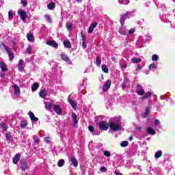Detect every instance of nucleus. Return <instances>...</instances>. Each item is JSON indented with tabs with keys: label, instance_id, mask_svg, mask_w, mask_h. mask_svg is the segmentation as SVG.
<instances>
[{
	"label": "nucleus",
	"instance_id": "24",
	"mask_svg": "<svg viewBox=\"0 0 175 175\" xmlns=\"http://www.w3.org/2000/svg\"><path fill=\"white\" fill-rule=\"evenodd\" d=\"M119 33L120 35H126V29L122 25L119 28Z\"/></svg>",
	"mask_w": 175,
	"mask_h": 175
},
{
	"label": "nucleus",
	"instance_id": "50",
	"mask_svg": "<svg viewBox=\"0 0 175 175\" xmlns=\"http://www.w3.org/2000/svg\"><path fill=\"white\" fill-rule=\"evenodd\" d=\"M135 31H136V30H135V29H130L129 31V33L130 35H132V34L135 33Z\"/></svg>",
	"mask_w": 175,
	"mask_h": 175
},
{
	"label": "nucleus",
	"instance_id": "20",
	"mask_svg": "<svg viewBox=\"0 0 175 175\" xmlns=\"http://www.w3.org/2000/svg\"><path fill=\"white\" fill-rule=\"evenodd\" d=\"M0 68L1 69V71L3 72H7L8 67L6 66V64L3 62H0Z\"/></svg>",
	"mask_w": 175,
	"mask_h": 175
},
{
	"label": "nucleus",
	"instance_id": "45",
	"mask_svg": "<svg viewBox=\"0 0 175 175\" xmlns=\"http://www.w3.org/2000/svg\"><path fill=\"white\" fill-rule=\"evenodd\" d=\"M8 17H9V18H13V10H10L8 12Z\"/></svg>",
	"mask_w": 175,
	"mask_h": 175
},
{
	"label": "nucleus",
	"instance_id": "34",
	"mask_svg": "<svg viewBox=\"0 0 175 175\" xmlns=\"http://www.w3.org/2000/svg\"><path fill=\"white\" fill-rule=\"evenodd\" d=\"M32 139H33L34 144H36V146H38V144H39V142H40V139L36 138V136L35 135L32 136Z\"/></svg>",
	"mask_w": 175,
	"mask_h": 175
},
{
	"label": "nucleus",
	"instance_id": "30",
	"mask_svg": "<svg viewBox=\"0 0 175 175\" xmlns=\"http://www.w3.org/2000/svg\"><path fill=\"white\" fill-rule=\"evenodd\" d=\"M60 57L63 61H65V62H68L69 57H68V55L62 53L60 55Z\"/></svg>",
	"mask_w": 175,
	"mask_h": 175
},
{
	"label": "nucleus",
	"instance_id": "26",
	"mask_svg": "<svg viewBox=\"0 0 175 175\" xmlns=\"http://www.w3.org/2000/svg\"><path fill=\"white\" fill-rule=\"evenodd\" d=\"M28 126V122L26 120L21 121V128L24 129V128H27Z\"/></svg>",
	"mask_w": 175,
	"mask_h": 175
},
{
	"label": "nucleus",
	"instance_id": "13",
	"mask_svg": "<svg viewBox=\"0 0 175 175\" xmlns=\"http://www.w3.org/2000/svg\"><path fill=\"white\" fill-rule=\"evenodd\" d=\"M24 66H25L24 60L20 59L18 65V69L19 72H23L24 70Z\"/></svg>",
	"mask_w": 175,
	"mask_h": 175
},
{
	"label": "nucleus",
	"instance_id": "2",
	"mask_svg": "<svg viewBox=\"0 0 175 175\" xmlns=\"http://www.w3.org/2000/svg\"><path fill=\"white\" fill-rule=\"evenodd\" d=\"M129 14H131L130 12H126V14L120 15V23L122 27H124V25L125 24V20H126V18H129Z\"/></svg>",
	"mask_w": 175,
	"mask_h": 175
},
{
	"label": "nucleus",
	"instance_id": "37",
	"mask_svg": "<svg viewBox=\"0 0 175 175\" xmlns=\"http://www.w3.org/2000/svg\"><path fill=\"white\" fill-rule=\"evenodd\" d=\"M1 128H2V129H3V131H8L9 126H8V125H6V124H5V122H1Z\"/></svg>",
	"mask_w": 175,
	"mask_h": 175
},
{
	"label": "nucleus",
	"instance_id": "42",
	"mask_svg": "<svg viewBox=\"0 0 175 175\" xmlns=\"http://www.w3.org/2000/svg\"><path fill=\"white\" fill-rule=\"evenodd\" d=\"M45 19L48 23H51V17H50V15L49 14H45L44 15Z\"/></svg>",
	"mask_w": 175,
	"mask_h": 175
},
{
	"label": "nucleus",
	"instance_id": "53",
	"mask_svg": "<svg viewBox=\"0 0 175 175\" xmlns=\"http://www.w3.org/2000/svg\"><path fill=\"white\" fill-rule=\"evenodd\" d=\"M92 32H94V29L91 26H90L88 29V33H92Z\"/></svg>",
	"mask_w": 175,
	"mask_h": 175
},
{
	"label": "nucleus",
	"instance_id": "58",
	"mask_svg": "<svg viewBox=\"0 0 175 175\" xmlns=\"http://www.w3.org/2000/svg\"><path fill=\"white\" fill-rule=\"evenodd\" d=\"M81 38H82L83 42H85V36H84V34L81 33Z\"/></svg>",
	"mask_w": 175,
	"mask_h": 175
},
{
	"label": "nucleus",
	"instance_id": "16",
	"mask_svg": "<svg viewBox=\"0 0 175 175\" xmlns=\"http://www.w3.org/2000/svg\"><path fill=\"white\" fill-rule=\"evenodd\" d=\"M44 105L45 109H46V110H49V111H51V109H53V107H54V106L55 105L52 103H44Z\"/></svg>",
	"mask_w": 175,
	"mask_h": 175
},
{
	"label": "nucleus",
	"instance_id": "28",
	"mask_svg": "<svg viewBox=\"0 0 175 175\" xmlns=\"http://www.w3.org/2000/svg\"><path fill=\"white\" fill-rule=\"evenodd\" d=\"M131 62L133 64H140V62H142V59L137 58V57H134V58L131 59Z\"/></svg>",
	"mask_w": 175,
	"mask_h": 175
},
{
	"label": "nucleus",
	"instance_id": "10",
	"mask_svg": "<svg viewBox=\"0 0 175 175\" xmlns=\"http://www.w3.org/2000/svg\"><path fill=\"white\" fill-rule=\"evenodd\" d=\"M46 44H48V46H51V47H54V49H58V44L54 40L46 41Z\"/></svg>",
	"mask_w": 175,
	"mask_h": 175
},
{
	"label": "nucleus",
	"instance_id": "36",
	"mask_svg": "<svg viewBox=\"0 0 175 175\" xmlns=\"http://www.w3.org/2000/svg\"><path fill=\"white\" fill-rule=\"evenodd\" d=\"M64 164H65V160L64 159H60L57 162V166H59V167H62V166H64Z\"/></svg>",
	"mask_w": 175,
	"mask_h": 175
},
{
	"label": "nucleus",
	"instance_id": "44",
	"mask_svg": "<svg viewBox=\"0 0 175 175\" xmlns=\"http://www.w3.org/2000/svg\"><path fill=\"white\" fill-rule=\"evenodd\" d=\"M88 130L91 133L95 132V128H94V126H92V125H90V126H88Z\"/></svg>",
	"mask_w": 175,
	"mask_h": 175
},
{
	"label": "nucleus",
	"instance_id": "47",
	"mask_svg": "<svg viewBox=\"0 0 175 175\" xmlns=\"http://www.w3.org/2000/svg\"><path fill=\"white\" fill-rule=\"evenodd\" d=\"M103 154H104V155L105 156V157H110V152H109V151H107V150H105V151H104L103 152Z\"/></svg>",
	"mask_w": 175,
	"mask_h": 175
},
{
	"label": "nucleus",
	"instance_id": "31",
	"mask_svg": "<svg viewBox=\"0 0 175 175\" xmlns=\"http://www.w3.org/2000/svg\"><path fill=\"white\" fill-rule=\"evenodd\" d=\"M101 68L104 73H109V68H107V66H106V64H102Z\"/></svg>",
	"mask_w": 175,
	"mask_h": 175
},
{
	"label": "nucleus",
	"instance_id": "41",
	"mask_svg": "<svg viewBox=\"0 0 175 175\" xmlns=\"http://www.w3.org/2000/svg\"><path fill=\"white\" fill-rule=\"evenodd\" d=\"M149 69H150V70H155L157 69V66L154 64H151L149 65Z\"/></svg>",
	"mask_w": 175,
	"mask_h": 175
},
{
	"label": "nucleus",
	"instance_id": "3",
	"mask_svg": "<svg viewBox=\"0 0 175 175\" xmlns=\"http://www.w3.org/2000/svg\"><path fill=\"white\" fill-rule=\"evenodd\" d=\"M111 87V80L108 79L103 85V92H107Z\"/></svg>",
	"mask_w": 175,
	"mask_h": 175
},
{
	"label": "nucleus",
	"instance_id": "57",
	"mask_svg": "<svg viewBox=\"0 0 175 175\" xmlns=\"http://www.w3.org/2000/svg\"><path fill=\"white\" fill-rule=\"evenodd\" d=\"M122 90H125V88H126V83H123L122 84Z\"/></svg>",
	"mask_w": 175,
	"mask_h": 175
},
{
	"label": "nucleus",
	"instance_id": "25",
	"mask_svg": "<svg viewBox=\"0 0 175 175\" xmlns=\"http://www.w3.org/2000/svg\"><path fill=\"white\" fill-rule=\"evenodd\" d=\"M12 87L15 91V95H18V94H20V87L17 85H13Z\"/></svg>",
	"mask_w": 175,
	"mask_h": 175
},
{
	"label": "nucleus",
	"instance_id": "11",
	"mask_svg": "<svg viewBox=\"0 0 175 175\" xmlns=\"http://www.w3.org/2000/svg\"><path fill=\"white\" fill-rule=\"evenodd\" d=\"M5 51L7 54H8L10 61H13V59H14V55L13 54L12 49L7 48Z\"/></svg>",
	"mask_w": 175,
	"mask_h": 175
},
{
	"label": "nucleus",
	"instance_id": "14",
	"mask_svg": "<svg viewBox=\"0 0 175 175\" xmlns=\"http://www.w3.org/2000/svg\"><path fill=\"white\" fill-rule=\"evenodd\" d=\"M70 161L75 167H77V166H79V161H77V159L75 156H71Z\"/></svg>",
	"mask_w": 175,
	"mask_h": 175
},
{
	"label": "nucleus",
	"instance_id": "56",
	"mask_svg": "<svg viewBox=\"0 0 175 175\" xmlns=\"http://www.w3.org/2000/svg\"><path fill=\"white\" fill-rule=\"evenodd\" d=\"M139 70H142V66H140V65H137L136 68V72Z\"/></svg>",
	"mask_w": 175,
	"mask_h": 175
},
{
	"label": "nucleus",
	"instance_id": "40",
	"mask_svg": "<svg viewBox=\"0 0 175 175\" xmlns=\"http://www.w3.org/2000/svg\"><path fill=\"white\" fill-rule=\"evenodd\" d=\"M162 157V151H158L155 154V158H161Z\"/></svg>",
	"mask_w": 175,
	"mask_h": 175
},
{
	"label": "nucleus",
	"instance_id": "62",
	"mask_svg": "<svg viewBox=\"0 0 175 175\" xmlns=\"http://www.w3.org/2000/svg\"><path fill=\"white\" fill-rule=\"evenodd\" d=\"M115 174H116V175H122V174H121V172H117V171L115 172Z\"/></svg>",
	"mask_w": 175,
	"mask_h": 175
},
{
	"label": "nucleus",
	"instance_id": "59",
	"mask_svg": "<svg viewBox=\"0 0 175 175\" xmlns=\"http://www.w3.org/2000/svg\"><path fill=\"white\" fill-rule=\"evenodd\" d=\"M111 61H113V62H116L117 58L116 57H111Z\"/></svg>",
	"mask_w": 175,
	"mask_h": 175
},
{
	"label": "nucleus",
	"instance_id": "54",
	"mask_svg": "<svg viewBox=\"0 0 175 175\" xmlns=\"http://www.w3.org/2000/svg\"><path fill=\"white\" fill-rule=\"evenodd\" d=\"M82 47H83V49H86L87 48V43H85V41H83Z\"/></svg>",
	"mask_w": 175,
	"mask_h": 175
},
{
	"label": "nucleus",
	"instance_id": "46",
	"mask_svg": "<svg viewBox=\"0 0 175 175\" xmlns=\"http://www.w3.org/2000/svg\"><path fill=\"white\" fill-rule=\"evenodd\" d=\"M100 172H101L102 173H105V172H107V169L106 168V167H101L100 168Z\"/></svg>",
	"mask_w": 175,
	"mask_h": 175
},
{
	"label": "nucleus",
	"instance_id": "61",
	"mask_svg": "<svg viewBox=\"0 0 175 175\" xmlns=\"http://www.w3.org/2000/svg\"><path fill=\"white\" fill-rule=\"evenodd\" d=\"M124 1H126V2H124V1H123V3L124 5H128V3H129V0H124Z\"/></svg>",
	"mask_w": 175,
	"mask_h": 175
},
{
	"label": "nucleus",
	"instance_id": "29",
	"mask_svg": "<svg viewBox=\"0 0 175 175\" xmlns=\"http://www.w3.org/2000/svg\"><path fill=\"white\" fill-rule=\"evenodd\" d=\"M148 98H151V92H148L144 94V96L142 97V100L148 99Z\"/></svg>",
	"mask_w": 175,
	"mask_h": 175
},
{
	"label": "nucleus",
	"instance_id": "4",
	"mask_svg": "<svg viewBox=\"0 0 175 175\" xmlns=\"http://www.w3.org/2000/svg\"><path fill=\"white\" fill-rule=\"evenodd\" d=\"M109 128L114 132H117L120 131V124L112 122L109 123Z\"/></svg>",
	"mask_w": 175,
	"mask_h": 175
},
{
	"label": "nucleus",
	"instance_id": "32",
	"mask_svg": "<svg viewBox=\"0 0 175 175\" xmlns=\"http://www.w3.org/2000/svg\"><path fill=\"white\" fill-rule=\"evenodd\" d=\"M147 133H149L150 135H155L156 132L154 129L149 127L147 129Z\"/></svg>",
	"mask_w": 175,
	"mask_h": 175
},
{
	"label": "nucleus",
	"instance_id": "51",
	"mask_svg": "<svg viewBox=\"0 0 175 175\" xmlns=\"http://www.w3.org/2000/svg\"><path fill=\"white\" fill-rule=\"evenodd\" d=\"M93 29L94 28H96V27H98V23L95 22L92 23V25H90Z\"/></svg>",
	"mask_w": 175,
	"mask_h": 175
},
{
	"label": "nucleus",
	"instance_id": "1",
	"mask_svg": "<svg viewBox=\"0 0 175 175\" xmlns=\"http://www.w3.org/2000/svg\"><path fill=\"white\" fill-rule=\"evenodd\" d=\"M109 124L106 121H101L98 124V128L100 131H107L109 129Z\"/></svg>",
	"mask_w": 175,
	"mask_h": 175
},
{
	"label": "nucleus",
	"instance_id": "7",
	"mask_svg": "<svg viewBox=\"0 0 175 175\" xmlns=\"http://www.w3.org/2000/svg\"><path fill=\"white\" fill-rule=\"evenodd\" d=\"M68 103H70V105H71L72 109H74V110H76V109H77V104L76 103V102H75V100H73L72 98H70V96H69L67 98Z\"/></svg>",
	"mask_w": 175,
	"mask_h": 175
},
{
	"label": "nucleus",
	"instance_id": "35",
	"mask_svg": "<svg viewBox=\"0 0 175 175\" xmlns=\"http://www.w3.org/2000/svg\"><path fill=\"white\" fill-rule=\"evenodd\" d=\"M38 88H39V84L37 83H33V85L31 86L32 91H36V90H38Z\"/></svg>",
	"mask_w": 175,
	"mask_h": 175
},
{
	"label": "nucleus",
	"instance_id": "64",
	"mask_svg": "<svg viewBox=\"0 0 175 175\" xmlns=\"http://www.w3.org/2000/svg\"><path fill=\"white\" fill-rule=\"evenodd\" d=\"M123 68H126V64H124Z\"/></svg>",
	"mask_w": 175,
	"mask_h": 175
},
{
	"label": "nucleus",
	"instance_id": "18",
	"mask_svg": "<svg viewBox=\"0 0 175 175\" xmlns=\"http://www.w3.org/2000/svg\"><path fill=\"white\" fill-rule=\"evenodd\" d=\"M27 167H28V164H27V161L25 160H23L21 161V170H23L25 172V170H27Z\"/></svg>",
	"mask_w": 175,
	"mask_h": 175
},
{
	"label": "nucleus",
	"instance_id": "12",
	"mask_svg": "<svg viewBox=\"0 0 175 175\" xmlns=\"http://www.w3.org/2000/svg\"><path fill=\"white\" fill-rule=\"evenodd\" d=\"M72 121H73V124H74V127L76 128L79 120H77V115H76V113H72L71 115Z\"/></svg>",
	"mask_w": 175,
	"mask_h": 175
},
{
	"label": "nucleus",
	"instance_id": "8",
	"mask_svg": "<svg viewBox=\"0 0 175 175\" xmlns=\"http://www.w3.org/2000/svg\"><path fill=\"white\" fill-rule=\"evenodd\" d=\"M5 137L7 142H13V133L12 132H8L5 134Z\"/></svg>",
	"mask_w": 175,
	"mask_h": 175
},
{
	"label": "nucleus",
	"instance_id": "39",
	"mask_svg": "<svg viewBox=\"0 0 175 175\" xmlns=\"http://www.w3.org/2000/svg\"><path fill=\"white\" fill-rule=\"evenodd\" d=\"M27 54H32V46L29 45L26 49Z\"/></svg>",
	"mask_w": 175,
	"mask_h": 175
},
{
	"label": "nucleus",
	"instance_id": "48",
	"mask_svg": "<svg viewBox=\"0 0 175 175\" xmlns=\"http://www.w3.org/2000/svg\"><path fill=\"white\" fill-rule=\"evenodd\" d=\"M21 3L23 6H27V5H28V2L27 1V0H21Z\"/></svg>",
	"mask_w": 175,
	"mask_h": 175
},
{
	"label": "nucleus",
	"instance_id": "6",
	"mask_svg": "<svg viewBox=\"0 0 175 175\" xmlns=\"http://www.w3.org/2000/svg\"><path fill=\"white\" fill-rule=\"evenodd\" d=\"M53 110L55 113H57L58 116L62 115V109L61 108V106L58 105H55L53 107Z\"/></svg>",
	"mask_w": 175,
	"mask_h": 175
},
{
	"label": "nucleus",
	"instance_id": "52",
	"mask_svg": "<svg viewBox=\"0 0 175 175\" xmlns=\"http://www.w3.org/2000/svg\"><path fill=\"white\" fill-rule=\"evenodd\" d=\"M66 28H67V29H68V31H70V29H72L73 26H72L71 24L67 25H66Z\"/></svg>",
	"mask_w": 175,
	"mask_h": 175
},
{
	"label": "nucleus",
	"instance_id": "43",
	"mask_svg": "<svg viewBox=\"0 0 175 175\" xmlns=\"http://www.w3.org/2000/svg\"><path fill=\"white\" fill-rule=\"evenodd\" d=\"M158 58H159L158 55L154 54L152 56V61H158Z\"/></svg>",
	"mask_w": 175,
	"mask_h": 175
},
{
	"label": "nucleus",
	"instance_id": "49",
	"mask_svg": "<svg viewBox=\"0 0 175 175\" xmlns=\"http://www.w3.org/2000/svg\"><path fill=\"white\" fill-rule=\"evenodd\" d=\"M136 131H139V132H142V126H139V125H135V126Z\"/></svg>",
	"mask_w": 175,
	"mask_h": 175
},
{
	"label": "nucleus",
	"instance_id": "60",
	"mask_svg": "<svg viewBox=\"0 0 175 175\" xmlns=\"http://www.w3.org/2000/svg\"><path fill=\"white\" fill-rule=\"evenodd\" d=\"M154 124H155V125H159V120H154Z\"/></svg>",
	"mask_w": 175,
	"mask_h": 175
},
{
	"label": "nucleus",
	"instance_id": "63",
	"mask_svg": "<svg viewBox=\"0 0 175 175\" xmlns=\"http://www.w3.org/2000/svg\"><path fill=\"white\" fill-rule=\"evenodd\" d=\"M129 140H130L131 142H132V140H133V136H130V137H129Z\"/></svg>",
	"mask_w": 175,
	"mask_h": 175
},
{
	"label": "nucleus",
	"instance_id": "5",
	"mask_svg": "<svg viewBox=\"0 0 175 175\" xmlns=\"http://www.w3.org/2000/svg\"><path fill=\"white\" fill-rule=\"evenodd\" d=\"M18 14L21 17V20L24 21L25 20H27V12L24 10H21L18 11Z\"/></svg>",
	"mask_w": 175,
	"mask_h": 175
},
{
	"label": "nucleus",
	"instance_id": "33",
	"mask_svg": "<svg viewBox=\"0 0 175 175\" xmlns=\"http://www.w3.org/2000/svg\"><path fill=\"white\" fill-rule=\"evenodd\" d=\"M150 114V107H147L142 118H146Z\"/></svg>",
	"mask_w": 175,
	"mask_h": 175
},
{
	"label": "nucleus",
	"instance_id": "17",
	"mask_svg": "<svg viewBox=\"0 0 175 175\" xmlns=\"http://www.w3.org/2000/svg\"><path fill=\"white\" fill-rule=\"evenodd\" d=\"M142 87L140 85H137V95H144V90H143V89H142Z\"/></svg>",
	"mask_w": 175,
	"mask_h": 175
},
{
	"label": "nucleus",
	"instance_id": "27",
	"mask_svg": "<svg viewBox=\"0 0 175 175\" xmlns=\"http://www.w3.org/2000/svg\"><path fill=\"white\" fill-rule=\"evenodd\" d=\"M100 64H102V59L100 57L96 56V66L100 67Z\"/></svg>",
	"mask_w": 175,
	"mask_h": 175
},
{
	"label": "nucleus",
	"instance_id": "21",
	"mask_svg": "<svg viewBox=\"0 0 175 175\" xmlns=\"http://www.w3.org/2000/svg\"><path fill=\"white\" fill-rule=\"evenodd\" d=\"M63 44L66 49H72V44L69 40H65L63 42Z\"/></svg>",
	"mask_w": 175,
	"mask_h": 175
},
{
	"label": "nucleus",
	"instance_id": "19",
	"mask_svg": "<svg viewBox=\"0 0 175 175\" xmlns=\"http://www.w3.org/2000/svg\"><path fill=\"white\" fill-rule=\"evenodd\" d=\"M27 38L29 42H31V43H33V42H35V36H33V34L27 33Z\"/></svg>",
	"mask_w": 175,
	"mask_h": 175
},
{
	"label": "nucleus",
	"instance_id": "15",
	"mask_svg": "<svg viewBox=\"0 0 175 175\" xmlns=\"http://www.w3.org/2000/svg\"><path fill=\"white\" fill-rule=\"evenodd\" d=\"M21 158V154H20V153L16 154V156L13 158V160H12L13 163H14V165H17Z\"/></svg>",
	"mask_w": 175,
	"mask_h": 175
},
{
	"label": "nucleus",
	"instance_id": "22",
	"mask_svg": "<svg viewBox=\"0 0 175 175\" xmlns=\"http://www.w3.org/2000/svg\"><path fill=\"white\" fill-rule=\"evenodd\" d=\"M49 10H54L55 9V3L51 2L47 5Z\"/></svg>",
	"mask_w": 175,
	"mask_h": 175
},
{
	"label": "nucleus",
	"instance_id": "38",
	"mask_svg": "<svg viewBox=\"0 0 175 175\" xmlns=\"http://www.w3.org/2000/svg\"><path fill=\"white\" fill-rule=\"evenodd\" d=\"M128 144H129V142L128 141H123L120 144L121 147H128Z\"/></svg>",
	"mask_w": 175,
	"mask_h": 175
},
{
	"label": "nucleus",
	"instance_id": "9",
	"mask_svg": "<svg viewBox=\"0 0 175 175\" xmlns=\"http://www.w3.org/2000/svg\"><path fill=\"white\" fill-rule=\"evenodd\" d=\"M28 115L30 118V120H31V121L33 122H36L39 121V118H38L37 117L35 116V114L33 113V112L29 111Z\"/></svg>",
	"mask_w": 175,
	"mask_h": 175
},
{
	"label": "nucleus",
	"instance_id": "23",
	"mask_svg": "<svg viewBox=\"0 0 175 175\" xmlns=\"http://www.w3.org/2000/svg\"><path fill=\"white\" fill-rule=\"evenodd\" d=\"M39 96L40 98H45L46 96H47V91H46V90H42L40 91Z\"/></svg>",
	"mask_w": 175,
	"mask_h": 175
},
{
	"label": "nucleus",
	"instance_id": "55",
	"mask_svg": "<svg viewBox=\"0 0 175 175\" xmlns=\"http://www.w3.org/2000/svg\"><path fill=\"white\" fill-rule=\"evenodd\" d=\"M1 46H3V47H4L5 51H6V49H10V48L8 47V46H6V44H5L4 42H2V43H1Z\"/></svg>",
	"mask_w": 175,
	"mask_h": 175
}]
</instances>
